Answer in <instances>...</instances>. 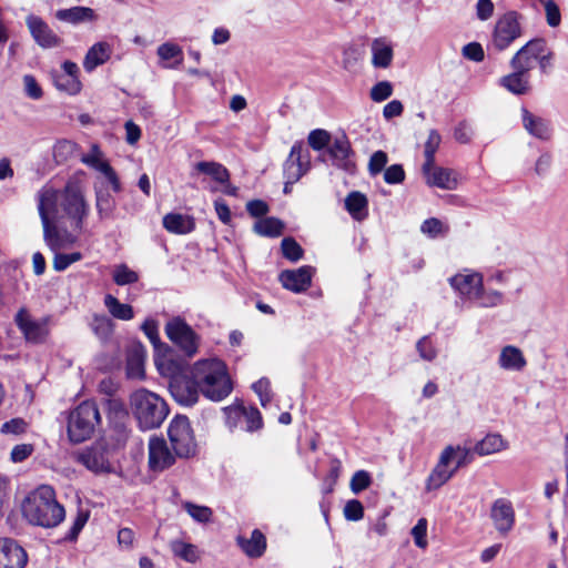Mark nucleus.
<instances>
[{"label": "nucleus", "mask_w": 568, "mask_h": 568, "mask_svg": "<svg viewBox=\"0 0 568 568\" xmlns=\"http://www.w3.org/2000/svg\"><path fill=\"white\" fill-rule=\"evenodd\" d=\"M23 518L36 527L52 529L65 519V508L57 499L53 487L41 485L30 491L21 505Z\"/></svg>", "instance_id": "1"}, {"label": "nucleus", "mask_w": 568, "mask_h": 568, "mask_svg": "<svg viewBox=\"0 0 568 568\" xmlns=\"http://www.w3.org/2000/svg\"><path fill=\"white\" fill-rule=\"evenodd\" d=\"M191 375L204 397L221 402L233 390V383L225 363L219 358L200 359L194 363Z\"/></svg>", "instance_id": "2"}, {"label": "nucleus", "mask_w": 568, "mask_h": 568, "mask_svg": "<svg viewBox=\"0 0 568 568\" xmlns=\"http://www.w3.org/2000/svg\"><path fill=\"white\" fill-rule=\"evenodd\" d=\"M130 404L139 425L143 429H153L162 425L169 414L163 398L145 388L133 392Z\"/></svg>", "instance_id": "3"}, {"label": "nucleus", "mask_w": 568, "mask_h": 568, "mask_svg": "<svg viewBox=\"0 0 568 568\" xmlns=\"http://www.w3.org/2000/svg\"><path fill=\"white\" fill-rule=\"evenodd\" d=\"M554 52L542 38H536L521 47L510 60L513 69L529 72L537 63L541 73L547 74L552 68Z\"/></svg>", "instance_id": "4"}, {"label": "nucleus", "mask_w": 568, "mask_h": 568, "mask_svg": "<svg viewBox=\"0 0 568 568\" xmlns=\"http://www.w3.org/2000/svg\"><path fill=\"white\" fill-rule=\"evenodd\" d=\"M101 416L94 400L79 404L68 417V436L73 443H82L91 437L100 424Z\"/></svg>", "instance_id": "5"}, {"label": "nucleus", "mask_w": 568, "mask_h": 568, "mask_svg": "<svg viewBox=\"0 0 568 568\" xmlns=\"http://www.w3.org/2000/svg\"><path fill=\"white\" fill-rule=\"evenodd\" d=\"M155 365L162 375L171 377L169 390L178 404L193 406L197 403L201 392L192 376H175L178 367L165 359H155Z\"/></svg>", "instance_id": "6"}, {"label": "nucleus", "mask_w": 568, "mask_h": 568, "mask_svg": "<svg viewBox=\"0 0 568 568\" xmlns=\"http://www.w3.org/2000/svg\"><path fill=\"white\" fill-rule=\"evenodd\" d=\"M61 209L75 230H83L84 220L89 214V204L78 182L69 181L65 184L61 192Z\"/></svg>", "instance_id": "7"}, {"label": "nucleus", "mask_w": 568, "mask_h": 568, "mask_svg": "<svg viewBox=\"0 0 568 568\" xmlns=\"http://www.w3.org/2000/svg\"><path fill=\"white\" fill-rule=\"evenodd\" d=\"M168 338L187 357H193L199 349L200 336L180 316L172 317L164 327Z\"/></svg>", "instance_id": "8"}, {"label": "nucleus", "mask_w": 568, "mask_h": 568, "mask_svg": "<svg viewBox=\"0 0 568 568\" xmlns=\"http://www.w3.org/2000/svg\"><path fill=\"white\" fill-rule=\"evenodd\" d=\"M168 435L178 457L187 458L194 455L196 444L187 417L176 416L169 425Z\"/></svg>", "instance_id": "9"}, {"label": "nucleus", "mask_w": 568, "mask_h": 568, "mask_svg": "<svg viewBox=\"0 0 568 568\" xmlns=\"http://www.w3.org/2000/svg\"><path fill=\"white\" fill-rule=\"evenodd\" d=\"M519 18L516 11H509L497 20L491 39L497 51H504L521 36Z\"/></svg>", "instance_id": "10"}, {"label": "nucleus", "mask_w": 568, "mask_h": 568, "mask_svg": "<svg viewBox=\"0 0 568 568\" xmlns=\"http://www.w3.org/2000/svg\"><path fill=\"white\" fill-rule=\"evenodd\" d=\"M14 322L28 342L43 343L49 335L50 317L48 316L34 320L26 308H21L17 313Z\"/></svg>", "instance_id": "11"}, {"label": "nucleus", "mask_w": 568, "mask_h": 568, "mask_svg": "<svg viewBox=\"0 0 568 568\" xmlns=\"http://www.w3.org/2000/svg\"><path fill=\"white\" fill-rule=\"evenodd\" d=\"M310 166L311 156L308 150L302 141L295 142L284 162L285 179H288V183H295L310 170Z\"/></svg>", "instance_id": "12"}, {"label": "nucleus", "mask_w": 568, "mask_h": 568, "mask_svg": "<svg viewBox=\"0 0 568 568\" xmlns=\"http://www.w3.org/2000/svg\"><path fill=\"white\" fill-rule=\"evenodd\" d=\"M178 456L172 453L164 438L152 436L149 440V467L153 471H163L175 463Z\"/></svg>", "instance_id": "13"}, {"label": "nucleus", "mask_w": 568, "mask_h": 568, "mask_svg": "<svg viewBox=\"0 0 568 568\" xmlns=\"http://www.w3.org/2000/svg\"><path fill=\"white\" fill-rule=\"evenodd\" d=\"M455 456L454 446H447L440 454L439 460L435 468L429 474L426 481V489L428 491L438 489L446 484L456 473V468L448 469V464Z\"/></svg>", "instance_id": "14"}, {"label": "nucleus", "mask_w": 568, "mask_h": 568, "mask_svg": "<svg viewBox=\"0 0 568 568\" xmlns=\"http://www.w3.org/2000/svg\"><path fill=\"white\" fill-rule=\"evenodd\" d=\"M27 551L12 538H0V568H24Z\"/></svg>", "instance_id": "15"}, {"label": "nucleus", "mask_w": 568, "mask_h": 568, "mask_svg": "<svg viewBox=\"0 0 568 568\" xmlns=\"http://www.w3.org/2000/svg\"><path fill=\"white\" fill-rule=\"evenodd\" d=\"M313 272L314 268L312 266L304 265L297 270H285L281 272L278 280L286 290L301 293L311 286Z\"/></svg>", "instance_id": "16"}, {"label": "nucleus", "mask_w": 568, "mask_h": 568, "mask_svg": "<svg viewBox=\"0 0 568 568\" xmlns=\"http://www.w3.org/2000/svg\"><path fill=\"white\" fill-rule=\"evenodd\" d=\"M452 287L468 300L479 298L483 277L479 273H460L449 278Z\"/></svg>", "instance_id": "17"}, {"label": "nucleus", "mask_w": 568, "mask_h": 568, "mask_svg": "<svg viewBox=\"0 0 568 568\" xmlns=\"http://www.w3.org/2000/svg\"><path fill=\"white\" fill-rule=\"evenodd\" d=\"M27 26L34 41L42 48H53L61 43V39L52 29L39 17H27Z\"/></svg>", "instance_id": "18"}, {"label": "nucleus", "mask_w": 568, "mask_h": 568, "mask_svg": "<svg viewBox=\"0 0 568 568\" xmlns=\"http://www.w3.org/2000/svg\"><path fill=\"white\" fill-rule=\"evenodd\" d=\"M327 151L336 166L345 171H351L354 168V163L349 159L353 151L345 133L336 135L331 141Z\"/></svg>", "instance_id": "19"}, {"label": "nucleus", "mask_w": 568, "mask_h": 568, "mask_svg": "<svg viewBox=\"0 0 568 568\" xmlns=\"http://www.w3.org/2000/svg\"><path fill=\"white\" fill-rule=\"evenodd\" d=\"M491 518L499 532H508L515 523V513L511 503L504 498L495 500L491 507Z\"/></svg>", "instance_id": "20"}, {"label": "nucleus", "mask_w": 568, "mask_h": 568, "mask_svg": "<svg viewBox=\"0 0 568 568\" xmlns=\"http://www.w3.org/2000/svg\"><path fill=\"white\" fill-rule=\"evenodd\" d=\"M426 183L429 186H436L444 190H454L457 186V180L449 169L436 166L435 163L427 171H422Z\"/></svg>", "instance_id": "21"}, {"label": "nucleus", "mask_w": 568, "mask_h": 568, "mask_svg": "<svg viewBox=\"0 0 568 568\" xmlns=\"http://www.w3.org/2000/svg\"><path fill=\"white\" fill-rule=\"evenodd\" d=\"M521 119L525 130L530 135L540 140H549L551 138L552 130L549 121L532 114L527 109L521 110Z\"/></svg>", "instance_id": "22"}, {"label": "nucleus", "mask_w": 568, "mask_h": 568, "mask_svg": "<svg viewBox=\"0 0 568 568\" xmlns=\"http://www.w3.org/2000/svg\"><path fill=\"white\" fill-rule=\"evenodd\" d=\"M514 71L504 75L499 80V84L516 95H524L530 91V75L529 72L513 69Z\"/></svg>", "instance_id": "23"}, {"label": "nucleus", "mask_w": 568, "mask_h": 568, "mask_svg": "<svg viewBox=\"0 0 568 568\" xmlns=\"http://www.w3.org/2000/svg\"><path fill=\"white\" fill-rule=\"evenodd\" d=\"M58 205L61 206V193L52 187H43L38 196V211L41 222H50V214L58 211Z\"/></svg>", "instance_id": "24"}, {"label": "nucleus", "mask_w": 568, "mask_h": 568, "mask_svg": "<svg viewBox=\"0 0 568 568\" xmlns=\"http://www.w3.org/2000/svg\"><path fill=\"white\" fill-rule=\"evenodd\" d=\"M144 362L145 351L143 346H133L126 356V376L131 379H143L145 376Z\"/></svg>", "instance_id": "25"}, {"label": "nucleus", "mask_w": 568, "mask_h": 568, "mask_svg": "<svg viewBox=\"0 0 568 568\" xmlns=\"http://www.w3.org/2000/svg\"><path fill=\"white\" fill-rule=\"evenodd\" d=\"M163 226L170 233L187 234L195 229V221L190 215L168 213L163 217Z\"/></svg>", "instance_id": "26"}, {"label": "nucleus", "mask_w": 568, "mask_h": 568, "mask_svg": "<svg viewBox=\"0 0 568 568\" xmlns=\"http://www.w3.org/2000/svg\"><path fill=\"white\" fill-rule=\"evenodd\" d=\"M111 55V47L105 42H98L93 44L83 61L85 71L91 72L97 67L105 63Z\"/></svg>", "instance_id": "27"}, {"label": "nucleus", "mask_w": 568, "mask_h": 568, "mask_svg": "<svg viewBox=\"0 0 568 568\" xmlns=\"http://www.w3.org/2000/svg\"><path fill=\"white\" fill-rule=\"evenodd\" d=\"M42 226L44 242L52 251L55 252L65 246L67 243L73 242L67 231L61 232L51 221L42 223Z\"/></svg>", "instance_id": "28"}, {"label": "nucleus", "mask_w": 568, "mask_h": 568, "mask_svg": "<svg viewBox=\"0 0 568 568\" xmlns=\"http://www.w3.org/2000/svg\"><path fill=\"white\" fill-rule=\"evenodd\" d=\"M498 364L504 369L519 372L526 366V359L519 348L508 345L501 349Z\"/></svg>", "instance_id": "29"}, {"label": "nucleus", "mask_w": 568, "mask_h": 568, "mask_svg": "<svg viewBox=\"0 0 568 568\" xmlns=\"http://www.w3.org/2000/svg\"><path fill=\"white\" fill-rule=\"evenodd\" d=\"M237 542L242 550L252 558L261 557L265 550L266 541L264 535L255 529L252 531L251 538L245 539L243 537L237 538Z\"/></svg>", "instance_id": "30"}, {"label": "nucleus", "mask_w": 568, "mask_h": 568, "mask_svg": "<svg viewBox=\"0 0 568 568\" xmlns=\"http://www.w3.org/2000/svg\"><path fill=\"white\" fill-rule=\"evenodd\" d=\"M506 448V442L499 434H488L474 446V453L478 456H487Z\"/></svg>", "instance_id": "31"}, {"label": "nucleus", "mask_w": 568, "mask_h": 568, "mask_svg": "<svg viewBox=\"0 0 568 568\" xmlns=\"http://www.w3.org/2000/svg\"><path fill=\"white\" fill-rule=\"evenodd\" d=\"M115 207V199L109 191L95 189V209L101 221L113 217Z\"/></svg>", "instance_id": "32"}, {"label": "nucleus", "mask_w": 568, "mask_h": 568, "mask_svg": "<svg viewBox=\"0 0 568 568\" xmlns=\"http://www.w3.org/2000/svg\"><path fill=\"white\" fill-rule=\"evenodd\" d=\"M55 18L63 22L77 24L94 18V11L85 7H72L69 9H61L55 12Z\"/></svg>", "instance_id": "33"}, {"label": "nucleus", "mask_w": 568, "mask_h": 568, "mask_svg": "<svg viewBox=\"0 0 568 568\" xmlns=\"http://www.w3.org/2000/svg\"><path fill=\"white\" fill-rule=\"evenodd\" d=\"M367 199L361 192H351L345 199V207L353 219L362 221L367 216Z\"/></svg>", "instance_id": "34"}, {"label": "nucleus", "mask_w": 568, "mask_h": 568, "mask_svg": "<svg viewBox=\"0 0 568 568\" xmlns=\"http://www.w3.org/2000/svg\"><path fill=\"white\" fill-rule=\"evenodd\" d=\"M372 63L376 68H387L393 60V49L383 39H375L372 43Z\"/></svg>", "instance_id": "35"}, {"label": "nucleus", "mask_w": 568, "mask_h": 568, "mask_svg": "<svg viewBox=\"0 0 568 568\" xmlns=\"http://www.w3.org/2000/svg\"><path fill=\"white\" fill-rule=\"evenodd\" d=\"M194 170L199 173L210 175L216 182L226 184L230 179V173L225 166L214 161H202L194 165Z\"/></svg>", "instance_id": "36"}, {"label": "nucleus", "mask_w": 568, "mask_h": 568, "mask_svg": "<svg viewBox=\"0 0 568 568\" xmlns=\"http://www.w3.org/2000/svg\"><path fill=\"white\" fill-rule=\"evenodd\" d=\"M104 306L109 313L116 320L130 321L134 317L133 307L130 304L121 303L111 294L105 295Z\"/></svg>", "instance_id": "37"}, {"label": "nucleus", "mask_w": 568, "mask_h": 568, "mask_svg": "<svg viewBox=\"0 0 568 568\" xmlns=\"http://www.w3.org/2000/svg\"><path fill=\"white\" fill-rule=\"evenodd\" d=\"M253 230L258 235L276 237L282 234L284 230V223L276 217H262L255 222Z\"/></svg>", "instance_id": "38"}, {"label": "nucleus", "mask_w": 568, "mask_h": 568, "mask_svg": "<svg viewBox=\"0 0 568 568\" xmlns=\"http://www.w3.org/2000/svg\"><path fill=\"white\" fill-rule=\"evenodd\" d=\"M170 548L174 556L185 560L186 562H196L200 558L199 550L195 545L184 542L182 540H173Z\"/></svg>", "instance_id": "39"}, {"label": "nucleus", "mask_w": 568, "mask_h": 568, "mask_svg": "<svg viewBox=\"0 0 568 568\" xmlns=\"http://www.w3.org/2000/svg\"><path fill=\"white\" fill-rule=\"evenodd\" d=\"M440 135L436 130H430L427 141L425 142L424 155L425 162L422 166V171H427L430 165L435 162V153L440 144Z\"/></svg>", "instance_id": "40"}, {"label": "nucleus", "mask_w": 568, "mask_h": 568, "mask_svg": "<svg viewBox=\"0 0 568 568\" xmlns=\"http://www.w3.org/2000/svg\"><path fill=\"white\" fill-rule=\"evenodd\" d=\"M183 509L197 523L206 524L211 521L213 511L210 507L200 506L191 501L183 503Z\"/></svg>", "instance_id": "41"}, {"label": "nucleus", "mask_w": 568, "mask_h": 568, "mask_svg": "<svg viewBox=\"0 0 568 568\" xmlns=\"http://www.w3.org/2000/svg\"><path fill=\"white\" fill-rule=\"evenodd\" d=\"M81 462L85 465L87 468L100 471L104 469L106 460L102 453H100L97 449H89L81 454L80 456Z\"/></svg>", "instance_id": "42"}, {"label": "nucleus", "mask_w": 568, "mask_h": 568, "mask_svg": "<svg viewBox=\"0 0 568 568\" xmlns=\"http://www.w3.org/2000/svg\"><path fill=\"white\" fill-rule=\"evenodd\" d=\"M281 250L283 256L291 262H297L304 253L302 246L293 237L283 239Z\"/></svg>", "instance_id": "43"}, {"label": "nucleus", "mask_w": 568, "mask_h": 568, "mask_svg": "<svg viewBox=\"0 0 568 568\" xmlns=\"http://www.w3.org/2000/svg\"><path fill=\"white\" fill-rule=\"evenodd\" d=\"M139 275L136 272L130 270L125 264L115 266L113 272V281L118 285H129L138 282Z\"/></svg>", "instance_id": "44"}, {"label": "nucleus", "mask_w": 568, "mask_h": 568, "mask_svg": "<svg viewBox=\"0 0 568 568\" xmlns=\"http://www.w3.org/2000/svg\"><path fill=\"white\" fill-rule=\"evenodd\" d=\"M307 141L313 150L321 151L329 145L331 134L326 130L315 129L310 132Z\"/></svg>", "instance_id": "45"}, {"label": "nucleus", "mask_w": 568, "mask_h": 568, "mask_svg": "<svg viewBox=\"0 0 568 568\" xmlns=\"http://www.w3.org/2000/svg\"><path fill=\"white\" fill-rule=\"evenodd\" d=\"M89 519V511L84 509H79L77 513L75 518L72 521V526L67 532L64 539L69 541H74L78 539L79 534L85 526L87 521Z\"/></svg>", "instance_id": "46"}, {"label": "nucleus", "mask_w": 568, "mask_h": 568, "mask_svg": "<svg viewBox=\"0 0 568 568\" xmlns=\"http://www.w3.org/2000/svg\"><path fill=\"white\" fill-rule=\"evenodd\" d=\"M104 405L110 419L123 420L128 417L126 408L121 399L106 398Z\"/></svg>", "instance_id": "47"}, {"label": "nucleus", "mask_w": 568, "mask_h": 568, "mask_svg": "<svg viewBox=\"0 0 568 568\" xmlns=\"http://www.w3.org/2000/svg\"><path fill=\"white\" fill-rule=\"evenodd\" d=\"M227 427L232 430L243 419L245 407L243 405H231L223 408Z\"/></svg>", "instance_id": "48"}, {"label": "nucleus", "mask_w": 568, "mask_h": 568, "mask_svg": "<svg viewBox=\"0 0 568 568\" xmlns=\"http://www.w3.org/2000/svg\"><path fill=\"white\" fill-rule=\"evenodd\" d=\"M81 161L99 172L103 170L102 165H109V162L102 159V153L97 144L91 146V152L83 155Z\"/></svg>", "instance_id": "49"}, {"label": "nucleus", "mask_w": 568, "mask_h": 568, "mask_svg": "<svg viewBox=\"0 0 568 568\" xmlns=\"http://www.w3.org/2000/svg\"><path fill=\"white\" fill-rule=\"evenodd\" d=\"M372 484V478L368 471L366 470H357L351 478V490L354 494H359L361 491L368 488Z\"/></svg>", "instance_id": "50"}, {"label": "nucleus", "mask_w": 568, "mask_h": 568, "mask_svg": "<svg viewBox=\"0 0 568 568\" xmlns=\"http://www.w3.org/2000/svg\"><path fill=\"white\" fill-rule=\"evenodd\" d=\"M416 349L420 356L422 359L432 362L437 357V349L433 345L429 336H423L417 343H416Z\"/></svg>", "instance_id": "51"}, {"label": "nucleus", "mask_w": 568, "mask_h": 568, "mask_svg": "<svg viewBox=\"0 0 568 568\" xmlns=\"http://www.w3.org/2000/svg\"><path fill=\"white\" fill-rule=\"evenodd\" d=\"M414 542L418 548L425 549L428 545L427 542V520L426 518H419L417 524L412 528L410 531Z\"/></svg>", "instance_id": "52"}, {"label": "nucleus", "mask_w": 568, "mask_h": 568, "mask_svg": "<svg viewBox=\"0 0 568 568\" xmlns=\"http://www.w3.org/2000/svg\"><path fill=\"white\" fill-rule=\"evenodd\" d=\"M28 423L23 418H12L2 424L0 432L4 435L19 436L27 432Z\"/></svg>", "instance_id": "53"}, {"label": "nucleus", "mask_w": 568, "mask_h": 568, "mask_svg": "<svg viewBox=\"0 0 568 568\" xmlns=\"http://www.w3.org/2000/svg\"><path fill=\"white\" fill-rule=\"evenodd\" d=\"M55 87L70 94H75L81 89V82L78 78H70L69 75H57L54 79Z\"/></svg>", "instance_id": "54"}, {"label": "nucleus", "mask_w": 568, "mask_h": 568, "mask_svg": "<svg viewBox=\"0 0 568 568\" xmlns=\"http://www.w3.org/2000/svg\"><path fill=\"white\" fill-rule=\"evenodd\" d=\"M82 258L81 253L74 252L70 254L55 253L53 258V268L58 272L67 270L72 263Z\"/></svg>", "instance_id": "55"}, {"label": "nucleus", "mask_w": 568, "mask_h": 568, "mask_svg": "<svg viewBox=\"0 0 568 568\" xmlns=\"http://www.w3.org/2000/svg\"><path fill=\"white\" fill-rule=\"evenodd\" d=\"M158 55L165 61L178 58V63H181L183 59L182 49L178 44L171 42L161 44L158 48Z\"/></svg>", "instance_id": "56"}, {"label": "nucleus", "mask_w": 568, "mask_h": 568, "mask_svg": "<svg viewBox=\"0 0 568 568\" xmlns=\"http://www.w3.org/2000/svg\"><path fill=\"white\" fill-rule=\"evenodd\" d=\"M91 327L98 336L104 338L108 337L112 332V322L105 315H95L93 317Z\"/></svg>", "instance_id": "57"}, {"label": "nucleus", "mask_w": 568, "mask_h": 568, "mask_svg": "<svg viewBox=\"0 0 568 568\" xmlns=\"http://www.w3.org/2000/svg\"><path fill=\"white\" fill-rule=\"evenodd\" d=\"M252 388L258 396L261 405L265 407L271 402L270 381L266 377H262L252 385Z\"/></svg>", "instance_id": "58"}, {"label": "nucleus", "mask_w": 568, "mask_h": 568, "mask_svg": "<svg viewBox=\"0 0 568 568\" xmlns=\"http://www.w3.org/2000/svg\"><path fill=\"white\" fill-rule=\"evenodd\" d=\"M75 144L71 141L62 140L53 146V156L57 162L67 161L74 152Z\"/></svg>", "instance_id": "59"}, {"label": "nucleus", "mask_w": 568, "mask_h": 568, "mask_svg": "<svg viewBox=\"0 0 568 568\" xmlns=\"http://www.w3.org/2000/svg\"><path fill=\"white\" fill-rule=\"evenodd\" d=\"M392 93V83L388 81H381L371 89V99L375 102H382L388 99Z\"/></svg>", "instance_id": "60"}, {"label": "nucleus", "mask_w": 568, "mask_h": 568, "mask_svg": "<svg viewBox=\"0 0 568 568\" xmlns=\"http://www.w3.org/2000/svg\"><path fill=\"white\" fill-rule=\"evenodd\" d=\"M344 516L347 520L357 521L364 517V507L357 499L348 500L344 507Z\"/></svg>", "instance_id": "61"}, {"label": "nucleus", "mask_w": 568, "mask_h": 568, "mask_svg": "<svg viewBox=\"0 0 568 568\" xmlns=\"http://www.w3.org/2000/svg\"><path fill=\"white\" fill-rule=\"evenodd\" d=\"M243 419L246 423V430L254 432L262 427V416L258 409L251 407H245V414H243Z\"/></svg>", "instance_id": "62"}, {"label": "nucleus", "mask_w": 568, "mask_h": 568, "mask_svg": "<svg viewBox=\"0 0 568 568\" xmlns=\"http://www.w3.org/2000/svg\"><path fill=\"white\" fill-rule=\"evenodd\" d=\"M387 160V154L384 151L374 152L368 162V170L371 175H377L381 173L385 168Z\"/></svg>", "instance_id": "63"}, {"label": "nucleus", "mask_w": 568, "mask_h": 568, "mask_svg": "<svg viewBox=\"0 0 568 568\" xmlns=\"http://www.w3.org/2000/svg\"><path fill=\"white\" fill-rule=\"evenodd\" d=\"M33 452L34 446L32 444H19L12 448L10 453V459L13 463H22L29 458Z\"/></svg>", "instance_id": "64"}]
</instances>
